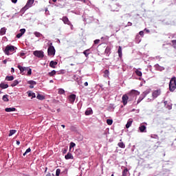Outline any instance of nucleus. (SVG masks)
I'll return each mask as SVG.
<instances>
[{
    "instance_id": "nucleus-1",
    "label": "nucleus",
    "mask_w": 176,
    "mask_h": 176,
    "mask_svg": "<svg viewBox=\"0 0 176 176\" xmlns=\"http://www.w3.org/2000/svg\"><path fill=\"white\" fill-rule=\"evenodd\" d=\"M14 49H15L14 46L8 45L6 47L4 53L7 56H10V54H13V53H14Z\"/></svg>"
},
{
    "instance_id": "nucleus-2",
    "label": "nucleus",
    "mask_w": 176,
    "mask_h": 176,
    "mask_svg": "<svg viewBox=\"0 0 176 176\" xmlns=\"http://www.w3.org/2000/svg\"><path fill=\"white\" fill-rule=\"evenodd\" d=\"M176 89V78L175 77H173L169 82V90L173 92L175 91Z\"/></svg>"
},
{
    "instance_id": "nucleus-3",
    "label": "nucleus",
    "mask_w": 176,
    "mask_h": 176,
    "mask_svg": "<svg viewBox=\"0 0 176 176\" xmlns=\"http://www.w3.org/2000/svg\"><path fill=\"white\" fill-rule=\"evenodd\" d=\"M35 0H28L26 5L21 9V12H25L28 9H30L34 5Z\"/></svg>"
},
{
    "instance_id": "nucleus-4",
    "label": "nucleus",
    "mask_w": 176,
    "mask_h": 176,
    "mask_svg": "<svg viewBox=\"0 0 176 176\" xmlns=\"http://www.w3.org/2000/svg\"><path fill=\"white\" fill-rule=\"evenodd\" d=\"M128 96H130L131 100H134V98L136 96H140V91L137 90L132 89L130 93L128 94Z\"/></svg>"
},
{
    "instance_id": "nucleus-5",
    "label": "nucleus",
    "mask_w": 176,
    "mask_h": 176,
    "mask_svg": "<svg viewBox=\"0 0 176 176\" xmlns=\"http://www.w3.org/2000/svg\"><path fill=\"white\" fill-rule=\"evenodd\" d=\"M47 54L48 56H54V54H56V49H54V47L52 45V43L47 49Z\"/></svg>"
},
{
    "instance_id": "nucleus-6",
    "label": "nucleus",
    "mask_w": 176,
    "mask_h": 176,
    "mask_svg": "<svg viewBox=\"0 0 176 176\" xmlns=\"http://www.w3.org/2000/svg\"><path fill=\"white\" fill-rule=\"evenodd\" d=\"M129 99L130 101H131V98L128 94H124L122 97V101L123 105H127V100Z\"/></svg>"
},
{
    "instance_id": "nucleus-7",
    "label": "nucleus",
    "mask_w": 176,
    "mask_h": 176,
    "mask_svg": "<svg viewBox=\"0 0 176 176\" xmlns=\"http://www.w3.org/2000/svg\"><path fill=\"white\" fill-rule=\"evenodd\" d=\"M34 56H35L36 57H38V58H43V57H45V54H43V51H34L33 52Z\"/></svg>"
},
{
    "instance_id": "nucleus-8",
    "label": "nucleus",
    "mask_w": 176,
    "mask_h": 176,
    "mask_svg": "<svg viewBox=\"0 0 176 176\" xmlns=\"http://www.w3.org/2000/svg\"><path fill=\"white\" fill-rule=\"evenodd\" d=\"M160 94H162V90L160 89H157L153 91L152 93V97L153 98H157L159 97V96H160Z\"/></svg>"
},
{
    "instance_id": "nucleus-9",
    "label": "nucleus",
    "mask_w": 176,
    "mask_h": 176,
    "mask_svg": "<svg viewBox=\"0 0 176 176\" xmlns=\"http://www.w3.org/2000/svg\"><path fill=\"white\" fill-rule=\"evenodd\" d=\"M68 100H69V102L70 104H74V102H75V100H76V95L75 94H71L69 98H68Z\"/></svg>"
},
{
    "instance_id": "nucleus-10",
    "label": "nucleus",
    "mask_w": 176,
    "mask_h": 176,
    "mask_svg": "<svg viewBox=\"0 0 176 176\" xmlns=\"http://www.w3.org/2000/svg\"><path fill=\"white\" fill-rule=\"evenodd\" d=\"M17 68H19V69L20 70L21 74H23V72H24V71H28L30 67H22L21 65H18Z\"/></svg>"
},
{
    "instance_id": "nucleus-11",
    "label": "nucleus",
    "mask_w": 176,
    "mask_h": 176,
    "mask_svg": "<svg viewBox=\"0 0 176 176\" xmlns=\"http://www.w3.org/2000/svg\"><path fill=\"white\" fill-rule=\"evenodd\" d=\"M61 20L63 21L64 24H67V25H71V21L68 19V17L63 16Z\"/></svg>"
},
{
    "instance_id": "nucleus-12",
    "label": "nucleus",
    "mask_w": 176,
    "mask_h": 176,
    "mask_svg": "<svg viewBox=\"0 0 176 176\" xmlns=\"http://www.w3.org/2000/svg\"><path fill=\"white\" fill-rule=\"evenodd\" d=\"M28 84L30 85L29 86L30 89H34V86H35V85H36V81H34V80H28Z\"/></svg>"
},
{
    "instance_id": "nucleus-13",
    "label": "nucleus",
    "mask_w": 176,
    "mask_h": 176,
    "mask_svg": "<svg viewBox=\"0 0 176 176\" xmlns=\"http://www.w3.org/2000/svg\"><path fill=\"white\" fill-rule=\"evenodd\" d=\"M140 133H146V126L144 124H141L139 127Z\"/></svg>"
},
{
    "instance_id": "nucleus-14",
    "label": "nucleus",
    "mask_w": 176,
    "mask_h": 176,
    "mask_svg": "<svg viewBox=\"0 0 176 176\" xmlns=\"http://www.w3.org/2000/svg\"><path fill=\"white\" fill-rule=\"evenodd\" d=\"M131 124H133V119H129L126 124V128L129 129L131 127Z\"/></svg>"
},
{
    "instance_id": "nucleus-15",
    "label": "nucleus",
    "mask_w": 176,
    "mask_h": 176,
    "mask_svg": "<svg viewBox=\"0 0 176 176\" xmlns=\"http://www.w3.org/2000/svg\"><path fill=\"white\" fill-rule=\"evenodd\" d=\"M65 159H66V160H69V159L72 160L74 159V156L71 153H67V154L65 156Z\"/></svg>"
},
{
    "instance_id": "nucleus-16",
    "label": "nucleus",
    "mask_w": 176,
    "mask_h": 176,
    "mask_svg": "<svg viewBox=\"0 0 176 176\" xmlns=\"http://www.w3.org/2000/svg\"><path fill=\"white\" fill-rule=\"evenodd\" d=\"M56 65H57V62H54V60H52L50 63V67H51V68H56Z\"/></svg>"
},
{
    "instance_id": "nucleus-17",
    "label": "nucleus",
    "mask_w": 176,
    "mask_h": 176,
    "mask_svg": "<svg viewBox=\"0 0 176 176\" xmlns=\"http://www.w3.org/2000/svg\"><path fill=\"white\" fill-rule=\"evenodd\" d=\"M5 111H6V112H14V111H16V108H14V107L6 108Z\"/></svg>"
},
{
    "instance_id": "nucleus-18",
    "label": "nucleus",
    "mask_w": 176,
    "mask_h": 176,
    "mask_svg": "<svg viewBox=\"0 0 176 176\" xmlns=\"http://www.w3.org/2000/svg\"><path fill=\"white\" fill-rule=\"evenodd\" d=\"M104 78H109V70L106 69L104 71Z\"/></svg>"
},
{
    "instance_id": "nucleus-19",
    "label": "nucleus",
    "mask_w": 176,
    "mask_h": 176,
    "mask_svg": "<svg viewBox=\"0 0 176 176\" xmlns=\"http://www.w3.org/2000/svg\"><path fill=\"white\" fill-rule=\"evenodd\" d=\"M129 175V169L125 168L122 171V176H128Z\"/></svg>"
},
{
    "instance_id": "nucleus-20",
    "label": "nucleus",
    "mask_w": 176,
    "mask_h": 176,
    "mask_svg": "<svg viewBox=\"0 0 176 176\" xmlns=\"http://www.w3.org/2000/svg\"><path fill=\"white\" fill-rule=\"evenodd\" d=\"M0 87H1V89H8V87H9V85L8 84H5L3 82H1L0 84Z\"/></svg>"
},
{
    "instance_id": "nucleus-21",
    "label": "nucleus",
    "mask_w": 176,
    "mask_h": 176,
    "mask_svg": "<svg viewBox=\"0 0 176 176\" xmlns=\"http://www.w3.org/2000/svg\"><path fill=\"white\" fill-rule=\"evenodd\" d=\"M93 113V110L91 109H88L85 111V115L88 116L89 115H91Z\"/></svg>"
},
{
    "instance_id": "nucleus-22",
    "label": "nucleus",
    "mask_w": 176,
    "mask_h": 176,
    "mask_svg": "<svg viewBox=\"0 0 176 176\" xmlns=\"http://www.w3.org/2000/svg\"><path fill=\"white\" fill-rule=\"evenodd\" d=\"M6 28H2L0 30V35H5L6 34Z\"/></svg>"
},
{
    "instance_id": "nucleus-23",
    "label": "nucleus",
    "mask_w": 176,
    "mask_h": 176,
    "mask_svg": "<svg viewBox=\"0 0 176 176\" xmlns=\"http://www.w3.org/2000/svg\"><path fill=\"white\" fill-rule=\"evenodd\" d=\"M104 53L107 54V56H109V54H111V47H107V48L105 49Z\"/></svg>"
},
{
    "instance_id": "nucleus-24",
    "label": "nucleus",
    "mask_w": 176,
    "mask_h": 176,
    "mask_svg": "<svg viewBox=\"0 0 176 176\" xmlns=\"http://www.w3.org/2000/svg\"><path fill=\"white\" fill-rule=\"evenodd\" d=\"M14 79V77L13 76H7L6 77V80H8L9 82L13 80Z\"/></svg>"
},
{
    "instance_id": "nucleus-25",
    "label": "nucleus",
    "mask_w": 176,
    "mask_h": 176,
    "mask_svg": "<svg viewBox=\"0 0 176 176\" xmlns=\"http://www.w3.org/2000/svg\"><path fill=\"white\" fill-rule=\"evenodd\" d=\"M149 93H151V89H147L146 91H144L143 92V94H142V96H144V98L146 97V96H148V94H149Z\"/></svg>"
},
{
    "instance_id": "nucleus-26",
    "label": "nucleus",
    "mask_w": 176,
    "mask_h": 176,
    "mask_svg": "<svg viewBox=\"0 0 176 176\" xmlns=\"http://www.w3.org/2000/svg\"><path fill=\"white\" fill-rule=\"evenodd\" d=\"M36 98L38 100H40L41 101L45 100V97L43 95H41V94H38L37 96H36Z\"/></svg>"
},
{
    "instance_id": "nucleus-27",
    "label": "nucleus",
    "mask_w": 176,
    "mask_h": 176,
    "mask_svg": "<svg viewBox=\"0 0 176 176\" xmlns=\"http://www.w3.org/2000/svg\"><path fill=\"white\" fill-rule=\"evenodd\" d=\"M118 145L119 148H126V145L124 144V143H123V142H119Z\"/></svg>"
},
{
    "instance_id": "nucleus-28",
    "label": "nucleus",
    "mask_w": 176,
    "mask_h": 176,
    "mask_svg": "<svg viewBox=\"0 0 176 176\" xmlns=\"http://www.w3.org/2000/svg\"><path fill=\"white\" fill-rule=\"evenodd\" d=\"M88 52H90V50L88 49L83 52V54H85V57H89L90 53H89Z\"/></svg>"
},
{
    "instance_id": "nucleus-29",
    "label": "nucleus",
    "mask_w": 176,
    "mask_h": 176,
    "mask_svg": "<svg viewBox=\"0 0 176 176\" xmlns=\"http://www.w3.org/2000/svg\"><path fill=\"white\" fill-rule=\"evenodd\" d=\"M19 85V80H15L14 82L11 84L12 87H14V86H17Z\"/></svg>"
},
{
    "instance_id": "nucleus-30",
    "label": "nucleus",
    "mask_w": 176,
    "mask_h": 176,
    "mask_svg": "<svg viewBox=\"0 0 176 176\" xmlns=\"http://www.w3.org/2000/svg\"><path fill=\"white\" fill-rule=\"evenodd\" d=\"M144 98H145V97L144 96L141 95L138 100L137 104H140V102H141L142 101V100H144Z\"/></svg>"
},
{
    "instance_id": "nucleus-31",
    "label": "nucleus",
    "mask_w": 176,
    "mask_h": 176,
    "mask_svg": "<svg viewBox=\"0 0 176 176\" xmlns=\"http://www.w3.org/2000/svg\"><path fill=\"white\" fill-rule=\"evenodd\" d=\"M135 72L138 76H142V72L141 71L136 69Z\"/></svg>"
},
{
    "instance_id": "nucleus-32",
    "label": "nucleus",
    "mask_w": 176,
    "mask_h": 176,
    "mask_svg": "<svg viewBox=\"0 0 176 176\" xmlns=\"http://www.w3.org/2000/svg\"><path fill=\"white\" fill-rule=\"evenodd\" d=\"M8 97H9L8 95H4L3 96V100L5 101L6 102H8V101H9V98Z\"/></svg>"
},
{
    "instance_id": "nucleus-33",
    "label": "nucleus",
    "mask_w": 176,
    "mask_h": 176,
    "mask_svg": "<svg viewBox=\"0 0 176 176\" xmlns=\"http://www.w3.org/2000/svg\"><path fill=\"white\" fill-rule=\"evenodd\" d=\"M118 53L119 57H122V47L121 46L118 47Z\"/></svg>"
},
{
    "instance_id": "nucleus-34",
    "label": "nucleus",
    "mask_w": 176,
    "mask_h": 176,
    "mask_svg": "<svg viewBox=\"0 0 176 176\" xmlns=\"http://www.w3.org/2000/svg\"><path fill=\"white\" fill-rule=\"evenodd\" d=\"M56 74V70H52L51 72L48 73V75L49 76H54Z\"/></svg>"
},
{
    "instance_id": "nucleus-35",
    "label": "nucleus",
    "mask_w": 176,
    "mask_h": 176,
    "mask_svg": "<svg viewBox=\"0 0 176 176\" xmlns=\"http://www.w3.org/2000/svg\"><path fill=\"white\" fill-rule=\"evenodd\" d=\"M28 97H32V98H35L36 96L34 93L28 92Z\"/></svg>"
},
{
    "instance_id": "nucleus-36",
    "label": "nucleus",
    "mask_w": 176,
    "mask_h": 176,
    "mask_svg": "<svg viewBox=\"0 0 176 176\" xmlns=\"http://www.w3.org/2000/svg\"><path fill=\"white\" fill-rule=\"evenodd\" d=\"M16 130H10V133H9V137H12V135H13V134H16Z\"/></svg>"
},
{
    "instance_id": "nucleus-37",
    "label": "nucleus",
    "mask_w": 176,
    "mask_h": 176,
    "mask_svg": "<svg viewBox=\"0 0 176 176\" xmlns=\"http://www.w3.org/2000/svg\"><path fill=\"white\" fill-rule=\"evenodd\" d=\"M58 94H65V91L63 89H58Z\"/></svg>"
},
{
    "instance_id": "nucleus-38",
    "label": "nucleus",
    "mask_w": 176,
    "mask_h": 176,
    "mask_svg": "<svg viewBox=\"0 0 176 176\" xmlns=\"http://www.w3.org/2000/svg\"><path fill=\"white\" fill-rule=\"evenodd\" d=\"M107 124H109V126H111L113 123V121L111 119H107Z\"/></svg>"
},
{
    "instance_id": "nucleus-39",
    "label": "nucleus",
    "mask_w": 176,
    "mask_h": 176,
    "mask_svg": "<svg viewBox=\"0 0 176 176\" xmlns=\"http://www.w3.org/2000/svg\"><path fill=\"white\" fill-rule=\"evenodd\" d=\"M32 75V69L29 67V69H28V76H31Z\"/></svg>"
},
{
    "instance_id": "nucleus-40",
    "label": "nucleus",
    "mask_w": 176,
    "mask_h": 176,
    "mask_svg": "<svg viewBox=\"0 0 176 176\" xmlns=\"http://www.w3.org/2000/svg\"><path fill=\"white\" fill-rule=\"evenodd\" d=\"M34 35H35V36H36L37 38H41V36H42V34H41V33L38 32H36L34 33Z\"/></svg>"
},
{
    "instance_id": "nucleus-41",
    "label": "nucleus",
    "mask_w": 176,
    "mask_h": 176,
    "mask_svg": "<svg viewBox=\"0 0 176 176\" xmlns=\"http://www.w3.org/2000/svg\"><path fill=\"white\" fill-rule=\"evenodd\" d=\"M60 173H61V170H60V168L56 169V176H59Z\"/></svg>"
},
{
    "instance_id": "nucleus-42",
    "label": "nucleus",
    "mask_w": 176,
    "mask_h": 176,
    "mask_svg": "<svg viewBox=\"0 0 176 176\" xmlns=\"http://www.w3.org/2000/svg\"><path fill=\"white\" fill-rule=\"evenodd\" d=\"M171 42L173 43V47H174V49H176V40H173Z\"/></svg>"
},
{
    "instance_id": "nucleus-43",
    "label": "nucleus",
    "mask_w": 176,
    "mask_h": 176,
    "mask_svg": "<svg viewBox=\"0 0 176 176\" xmlns=\"http://www.w3.org/2000/svg\"><path fill=\"white\" fill-rule=\"evenodd\" d=\"M30 152H31V148H28L25 152L23 153V156H25V154L26 153H30Z\"/></svg>"
},
{
    "instance_id": "nucleus-44",
    "label": "nucleus",
    "mask_w": 176,
    "mask_h": 176,
    "mask_svg": "<svg viewBox=\"0 0 176 176\" xmlns=\"http://www.w3.org/2000/svg\"><path fill=\"white\" fill-rule=\"evenodd\" d=\"M76 144L74 142H71L70 143V146H69V149H71L72 148H74V146H76Z\"/></svg>"
},
{
    "instance_id": "nucleus-45",
    "label": "nucleus",
    "mask_w": 176,
    "mask_h": 176,
    "mask_svg": "<svg viewBox=\"0 0 176 176\" xmlns=\"http://www.w3.org/2000/svg\"><path fill=\"white\" fill-rule=\"evenodd\" d=\"M95 45H98L100 43V39H96L94 41Z\"/></svg>"
},
{
    "instance_id": "nucleus-46",
    "label": "nucleus",
    "mask_w": 176,
    "mask_h": 176,
    "mask_svg": "<svg viewBox=\"0 0 176 176\" xmlns=\"http://www.w3.org/2000/svg\"><path fill=\"white\" fill-rule=\"evenodd\" d=\"M20 32L21 34H22V35H24V34L25 33V29H21Z\"/></svg>"
},
{
    "instance_id": "nucleus-47",
    "label": "nucleus",
    "mask_w": 176,
    "mask_h": 176,
    "mask_svg": "<svg viewBox=\"0 0 176 176\" xmlns=\"http://www.w3.org/2000/svg\"><path fill=\"white\" fill-rule=\"evenodd\" d=\"M133 23L131 22H128L127 25L125 27H131Z\"/></svg>"
},
{
    "instance_id": "nucleus-48",
    "label": "nucleus",
    "mask_w": 176,
    "mask_h": 176,
    "mask_svg": "<svg viewBox=\"0 0 176 176\" xmlns=\"http://www.w3.org/2000/svg\"><path fill=\"white\" fill-rule=\"evenodd\" d=\"M22 36H23V34H21V33H19V34H16V38H20Z\"/></svg>"
},
{
    "instance_id": "nucleus-49",
    "label": "nucleus",
    "mask_w": 176,
    "mask_h": 176,
    "mask_svg": "<svg viewBox=\"0 0 176 176\" xmlns=\"http://www.w3.org/2000/svg\"><path fill=\"white\" fill-rule=\"evenodd\" d=\"M139 34L140 35V36H144V31H140L139 32Z\"/></svg>"
},
{
    "instance_id": "nucleus-50",
    "label": "nucleus",
    "mask_w": 176,
    "mask_h": 176,
    "mask_svg": "<svg viewBox=\"0 0 176 176\" xmlns=\"http://www.w3.org/2000/svg\"><path fill=\"white\" fill-rule=\"evenodd\" d=\"M144 31H146V32L147 34H149V32H151V30H148V29H146V28L144 29Z\"/></svg>"
},
{
    "instance_id": "nucleus-51",
    "label": "nucleus",
    "mask_w": 176,
    "mask_h": 176,
    "mask_svg": "<svg viewBox=\"0 0 176 176\" xmlns=\"http://www.w3.org/2000/svg\"><path fill=\"white\" fill-rule=\"evenodd\" d=\"M12 3H17V0H11Z\"/></svg>"
},
{
    "instance_id": "nucleus-52",
    "label": "nucleus",
    "mask_w": 176,
    "mask_h": 176,
    "mask_svg": "<svg viewBox=\"0 0 176 176\" xmlns=\"http://www.w3.org/2000/svg\"><path fill=\"white\" fill-rule=\"evenodd\" d=\"M63 155H65V153H67V149H64L63 151Z\"/></svg>"
},
{
    "instance_id": "nucleus-53",
    "label": "nucleus",
    "mask_w": 176,
    "mask_h": 176,
    "mask_svg": "<svg viewBox=\"0 0 176 176\" xmlns=\"http://www.w3.org/2000/svg\"><path fill=\"white\" fill-rule=\"evenodd\" d=\"M84 86H89V82H85L84 83Z\"/></svg>"
},
{
    "instance_id": "nucleus-54",
    "label": "nucleus",
    "mask_w": 176,
    "mask_h": 176,
    "mask_svg": "<svg viewBox=\"0 0 176 176\" xmlns=\"http://www.w3.org/2000/svg\"><path fill=\"white\" fill-rule=\"evenodd\" d=\"M11 72H12V73H14V68H13V67L11 68Z\"/></svg>"
},
{
    "instance_id": "nucleus-55",
    "label": "nucleus",
    "mask_w": 176,
    "mask_h": 176,
    "mask_svg": "<svg viewBox=\"0 0 176 176\" xmlns=\"http://www.w3.org/2000/svg\"><path fill=\"white\" fill-rule=\"evenodd\" d=\"M16 145H20V140H16Z\"/></svg>"
},
{
    "instance_id": "nucleus-56",
    "label": "nucleus",
    "mask_w": 176,
    "mask_h": 176,
    "mask_svg": "<svg viewBox=\"0 0 176 176\" xmlns=\"http://www.w3.org/2000/svg\"><path fill=\"white\" fill-rule=\"evenodd\" d=\"M3 64H6V63H8V60H4L3 61Z\"/></svg>"
},
{
    "instance_id": "nucleus-57",
    "label": "nucleus",
    "mask_w": 176,
    "mask_h": 176,
    "mask_svg": "<svg viewBox=\"0 0 176 176\" xmlns=\"http://www.w3.org/2000/svg\"><path fill=\"white\" fill-rule=\"evenodd\" d=\"M61 127H63V129H65V125L62 124V125H61Z\"/></svg>"
},
{
    "instance_id": "nucleus-58",
    "label": "nucleus",
    "mask_w": 176,
    "mask_h": 176,
    "mask_svg": "<svg viewBox=\"0 0 176 176\" xmlns=\"http://www.w3.org/2000/svg\"><path fill=\"white\" fill-rule=\"evenodd\" d=\"M52 2H57V0H52Z\"/></svg>"
},
{
    "instance_id": "nucleus-59",
    "label": "nucleus",
    "mask_w": 176,
    "mask_h": 176,
    "mask_svg": "<svg viewBox=\"0 0 176 176\" xmlns=\"http://www.w3.org/2000/svg\"><path fill=\"white\" fill-rule=\"evenodd\" d=\"M60 109H57V111H58V112H60Z\"/></svg>"
},
{
    "instance_id": "nucleus-60",
    "label": "nucleus",
    "mask_w": 176,
    "mask_h": 176,
    "mask_svg": "<svg viewBox=\"0 0 176 176\" xmlns=\"http://www.w3.org/2000/svg\"><path fill=\"white\" fill-rule=\"evenodd\" d=\"M50 82V83H53V80H51Z\"/></svg>"
},
{
    "instance_id": "nucleus-61",
    "label": "nucleus",
    "mask_w": 176,
    "mask_h": 176,
    "mask_svg": "<svg viewBox=\"0 0 176 176\" xmlns=\"http://www.w3.org/2000/svg\"><path fill=\"white\" fill-rule=\"evenodd\" d=\"M166 102H167V101H165V102H164V104H166Z\"/></svg>"
},
{
    "instance_id": "nucleus-62",
    "label": "nucleus",
    "mask_w": 176,
    "mask_h": 176,
    "mask_svg": "<svg viewBox=\"0 0 176 176\" xmlns=\"http://www.w3.org/2000/svg\"><path fill=\"white\" fill-rule=\"evenodd\" d=\"M74 1H80V0H74Z\"/></svg>"
},
{
    "instance_id": "nucleus-63",
    "label": "nucleus",
    "mask_w": 176,
    "mask_h": 176,
    "mask_svg": "<svg viewBox=\"0 0 176 176\" xmlns=\"http://www.w3.org/2000/svg\"><path fill=\"white\" fill-rule=\"evenodd\" d=\"M111 176H113V174H112Z\"/></svg>"
}]
</instances>
